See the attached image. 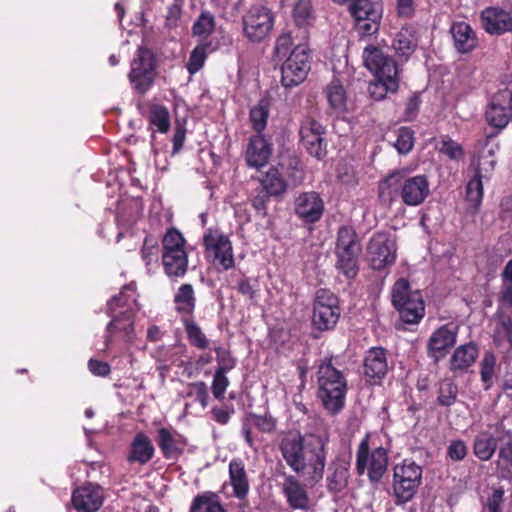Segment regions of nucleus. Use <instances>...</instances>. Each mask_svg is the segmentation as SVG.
<instances>
[{"label": "nucleus", "mask_w": 512, "mask_h": 512, "mask_svg": "<svg viewBox=\"0 0 512 512\" xmlns=\"http://www.w3.org/2000/svg\"><path fill=\"white\" fill-rule=\"evenodd\" d=\"M329 437L325 434L288 431L279 442V449L286 464L313 487L324 475Z\"/></svg>", "instance_id": "f257e3e1"}, {"label": "nucleus", "mask_w": 512, "mask_h": 512, "mask_svg": "<svg viewBox=\"0 0 512 512\" xmlns=\"http://www.w3.org/2000/svg\"><path fill=\"white\" fill-rule=\"evenodd\" d=\"M139 310L136 285L131 282L125 285L118 295L107 302L106 313L111 317L106 326L104 351L110 349L116 337L131 343L135 337L134 317Z\"/></svg>", "instance_id": "f03ea898"}, {"label": "nucleus", "mask_w": 512, "mask_h": 512, "mask_svg": "<svg viewBox=\"0 0 512 512\" xmlns=\"http://www.w3.org/2000/svg\"><path fill=\"white\" fill-rule=\"evenodd\" d=\"M317 383V397L324 409L331 415L342 411L345 406L347 381L343 373L333 366L331 359L319 365Z\"/></svg>", "instance_id": "7ed1b4c3"}, {"label": "nucleus", "mask_w": 512, "mask_h": 512, "mask_svg": "<svg viewBox=\"0 0 512 512\" xmlns=\"http://www.w3.org/2000/svg\"><path fill=\"white\" fill-rule=\"evenodd\" d=\"M391 303L402 324L416 325L425 315V303L419 290H412L405 278L395 282L391 290Z\"/></svg>", "instance_id": "20e7f679"}, {"label": "nucleus", "mask_w": 512, "mask_h": 512, "mask_svg": "<svg viewBox=\"0 0 512 512\" xmlns=\"http://www.w3.org/2000/svg\"><path fill=\"white\" fill-rule=\"evenodd\" d=\"M185 239L175 228L167 230L162 239V265L171 279L182 278L188 269V254Z\"/></svg>", "instance_id": "39448f33"}, {"label": "nucleus", "mask_w": 512, "mask_h": 512, "mask_svg": "<svg viewBox=\"0 0 512 512\" xmlns=\"http://www.w3.org/2000/svg\"><path fill=\"white\" fill-rule=\"evenodd\" d=\"M361 246L355 230L342 226L337 233L335 253L338 258L337 268L347 277L353 279L358 273V257Z\"/></svg>", "instance_id": "423d86ee"}, {"label": "nucleus", "mask_w": 512, "mask_h": 512, "mask_svg": "<svg viewBox=\"0 0 512 512\" xmlns=\"http://www.w3.org/2000/svg\"><path fill=\"white\" fill-rule=\"evenodd\" d=\"M156 59L151 49L140 46L130 64L128 79L132 88L141 95L147 93L156 78Z\"/></svg>", "instance_id": "0eeeda50"}, {"label": "nucleus", "mask_w": 512, "mask_h": 512, "mask_svg": "<svg viewBox=\"0 0 512 512\" xmlns=\"http://www.w3.org/2000/svg\"><path fill=\"white\" fill-rule=\"evenodd\" d=\"M379 436L376 433H368L359 444L356 454V469L362 475L367 470L372 482H379L384 476V448L377 446L370 454V445H376Z\"/></svg>", "instance_id": "6e6552de"}, {"label": "nucleus", "mask_w": 512, "mask_h": 512, "mask_svg": "<svg viewBox=\"0 0 512 512\" xmlns=\"http://www.w3.org/2000/svg\"><path fill=\"white\" fill-rule=\"evenodd\" d=\"M340 313L337 296L330 290L319 289L313 304V326L320 331L331 330L337 324Z\"/></svg>", "instance_id": "1a4fd4ad"}, {"label": "nucleus", "mask_w": 512, "mask_h": 512, "mask_svg": "<svg viewBox=\"0 0 512 512\" xmlns=\"http://www.w3.org/2000/svg\"><path fill=\"white\" fill-rule=\"evenodd\" d=\"M203 244L207 256L212 258L216 267L225 271L234 267L232 243L219 229H207L203 236Z\"/></svg>", "instance_id": "9d476101"}, {"label": "nucleus", "mask_w": 512, "mask_h": 512, "mask_svg": "<svg viewBox=\"0 0 512 512\" xmlns=\"http://www.w3.org/2000/svg\"><path fill=\"white\" fill-rule=\"evenodd\" d=\"M309 70V49L306 45H297L282 65V85L286 88L299 85L305 80Z\"/></svg>", "instance_id": "9b49d317"}, {"label": "nucleus", "mask_w": 512, "mask_h": 512, "mask_svg": "<svg viewBox=\"0 0 512 512\" xmlns=\"http://www.w3.org/2000/svg\"><path fill=\"white\" fill-rule=\"evenodd\" d=\"M422 469L414 462L407 463L394 468V495L396 503L402 504L410 501L421 483Z\"/></svg>", "instance_id": "f8f14e48"}, {"label": "nucleus", "mask_w": 512, "mask_h": 512, "mask_svg": "<svg viewBox=\"0 0 512 512\" xmlns=\"http://www.w3.org/2000/svg\"><path fill=\"white\" fill-rule=\"evenodd\" d=\"M274 18L264 6L251 7L242 17L244 35L252 42L263 41L271 32Z\"/></svg>", "instance_id": "ddd939ff"}, {"label": "nucleus", "mask_w": 512, "mask_h": 512, "mask_svg": "<svg viewBox=\"0 0 512 512\" xmlns=\"http://www.w3.org/2000/svg\"><path fill=\"white\" fill-rule=\"evenodd\" d=\"M300 141L306 151L318 160L327 155L325 128L311 117H305L300 124Z\"/></svg>", "instance_id": "4468645a"}, {"label": "nucleus", "mask_w": 512, "mask_h": 512, "mask_svg": "<svg viewBox=\"0 0 512 512\" xmlns=\"http://www.w3.org/2000/svg\"><path fill=\"white\" fill-rule=\"evenodd\" d=\"M365 67L372 73L374 80L369 82L368 93L371 99H384V53L374 45H368L363 50Z\"/></svg>", "instance_id": "2eb2a0df"}, {"label": "nucleus", "mask_w": 512, "mask_h": 512, "mask_svg": "<svg viewBox=\"0 0 512 512\" xmlns=\"http://www.w3.org/2000/svg\"><path fill=\"white\" fill-rule=\"evenodd\" d=\"M485 115L491 126L499 130L505 128L512 117V89L499 91L493 97Z\"/></svg>", "instance_id": "dca6fc26"}, {"label": "nucleus", "mask_w": 512, "mask_h": 512, "mask_svg": "<svg viewBox=\"0 0 512 512\" xmlns=\"http://www.w3.org/2000/svg\"><path fill=\"white\" fill-rule=\"evenodd\" d=\"M294 212L304 223L318 222L324 213V201L318 192H302L294 200Z\"/></svg>", "instance_id": "f3484780"}, {"label": "nucleus", "mask_w": 512, "mask_h": 512, "mask_svg": "<svg viewBox=\"0 0 512 512\" xmlns=\"http://www.w3.org/2000/svg\"><path fill=\"white\" fill-rule=\"evenodd\" d=\"M456 341L457 329L443 325L431 334L427 342V354L437 363L446 357Z\"/></svg>", "instance_id": "a211bd4d"}, {"label": "nucleus", "mask_w": 512, "mask_h": 512, "mask_svg": "<svg viewBox=\"0 0 512 512\" xmlns=\"http://www.w3.org/2000/svg\"><path fill=\"white\" fill-rule=\"evenodd\" d=\"M104 500L103 489L100 485L86 483L72 493V504L77 512H96Z\"/></svg>", "instance_id": "6ab92c4d"}, {"label": "nucleus", "mask_w": 512, "mask_h": 512, "mask_svg": "<svg viewBox=\"0 0 512 512\" xmlns=\"http://www.w3.org/2000/svg\"><path fill=\"white\" fill-rule=\"evenodd\" d=\"M187 443L186 437L172 427H161L157 430V444L167 460H178Z\"/></svg>", "instance_id": "aec40b11"}, {"label": "nucleus", "mask_w": 512, "mask_h": 512, "mask_svg": "<svg viewBox=\"0 0 512 512\" xmlns=\"http://www.w3.org/2000/svg\"><path fill=\"white\" fill-rule=\"evenodd\" d=\"M272 154V145L262 134L250 137L245 152V161L248 167L257 170L264 167Z\"/></svg>", "instance_id": "412c9836"}, {"label": "nucleus", "mask_w": 512, "mask_h": 512, "mask_svg": "<svg viewBox=\"0 0 512 512\" xmlns=\"http://www.w3.org/2000/svg\"><path fill=\"white\" fill-rule=\"evenodd\" d=\"M363 375L370 385H381L384 379V348L371 347L363 358Z\"/></svg>", "instance_id": "4be33fe9"}, {"label": "nucleus", "mask_w": 512, "mask_h": 512, "mask_svg": "<svg viewBox=\"0 0 512 512\" xmlns=\"http://www.w3.org/2000/svg\"><path fill=\"white\" fill-rule=\"evenodd\" d=\"M429 193V182L425 175L407 178L401 185L402 200L410 206H417L423 203Z\"/></svg>", "instance_id": "5701e85b"}, {"label": "nucleus", "mask_w": 512, "mask_h": 512, "mask_svg": "<svg viewBox=\"0 0 512 512\" xmlns=\"http://www.w3.org/2000/svg\"><path fill=\"white\" fill-rule=\"evenodd\" d=\"M282 492L292 509L306 510L309 508V496L306 485L294 475H285Z\"/></svg>", "instance_id": "b1692460"}, {"label": "nucleus", "mask_w": 512, "mask_h": 512, "mask_svg": "<svg viewBox=\"0 0 512 512\" xmlns=\"http://www.w3.org/2000/svg\"><path fill=\"white\" fill-rule=\"evenodd\" d=\"M229 484L232 487V496L238 500L247 498L250 483L245 469V464L241 458H233L229 462Z\"/></svg>", "instance_id": "393cba45"}, {"label": "nucleus", "mask_w": 512, "mask_h": 512, "mask_svg": "<svg viewBox=\"0 0 512 512\" xmlns=\"http://www.w3.org/2000/svg\"><path fill=\"white\" fill-rule=\"evenodd\" d=\"M282 176L292 188L301 185L305 179V170L300 158L294 153H284L280 156L278 165Z\"/></svg>", "instance_id": "a878e982"}, {"label": "nucleus", "mask_w": 512, "mask_h": 512, "mask_svg": "<svg viewBox=\"0 0 512 512\" xmlns=\"http://www.w3.org/2000/svg\"><path fill=\"white\" fill-rule=\"evenodd\" d=\"M484 29L490 34H503L512 30V17L502 9L490 7L481 13Z\"/></svg>", "instance_id": "bb28decb"}, {"label": "nucleus", "mask_w": 512, "mask_h": 512, "mask_svg": "<svg viewBox=\"0 0 512 512\" xmlns=\"http://www.w3.org/2000/svg\"><path fill=\"white\" fill-rule=\"evenodd\" d=\"M479 354L476 344L470 342L457 347L450 358V371L462 375L475 363Z\"/></svg>", "instance_id": "cd10ccee"}, {"label": "nucleus", "mask_w": 512, "mask_h": 512, "mask_svg": "<svg viewBox=\"0 0 512 512\" xmlns=\"http://www.w3.org/2000/svg\"><path fill=\"white\" fill-rule=\"evenodd\" d=\"M155 448L151 439L144 433L138 432L130 443L127 461L145 465L152 460Z\"/></svg>", "instance_id": "c85d7f7f"}, {"label": "nucleus", "mask_w": 512, "mask_h": 512, "mask_svg": "<svg viewBox=\"0 0 512 512\" xmlns=\"http://www.w3.org/2000/svg\"><path fill=\"white\" fill-rule=\"evenodd\" d=\"M258 181L263 192L274 198L283 197L290 188L288 182H286L279 168L276 166H271L258 178Z\"/></svg>", "instance_id": "c756f323"}, {"label": "nucleus", "mask_w": 512, "mask_h": 512, "mask_svg": "<svg viewBox=\"0 0 512 512\" xmlns=\"http://www.w3.org/2000/svg\"><path fill=\"white\" fill-rule=\"evenodd\" d=\"M450 32L454 41V47L462 54L469 53L478 44L474 30L465 22L454 23Z\"/></svg>", "instance_id": "7c9ffc66"}, {"label": "nucleus", "mask_w": 512, "mask_h": 512, "mask_svg": "<svg viewBox=\"0 0 512 512\" xmlns=\"http://www.w3.org/2000/svg\"><path fill=\"white\" fill-rule=\"evenodd\" d=\"M417 46L415 30L411 26L403 27L395 36L392 48L396 54L406 61Z\"/></svg>", "instance_id": "2f4dec72"}, {"label": "nucleus", "mask_w": 512, "mask_h": 512, "mask_svg": "<svg viewBox=\"0 0 512 512\" xmlns=\"http://www.w3.org/2000/svg\"><path fill=\"white\" fill-rule=\"evenodd\" d=\"M189 512H227L217 493L205 491L196 495Z\"/></svg>", "instance_id": "473e14b6"}, {"label": "nucleus", "mask_w": 512, "mask_h": 512, "mask_svg": "<svg viewBox=\"0 0 512 512\" xmlns=\"http://www.w3.org/2000/svg\"><path fill=\"white\" fill-rule=\"evenodd\" d=\"M175 309L178 313L192 315L196 306V297L191 284H182L174 295Z\"/></svg>", "instance_id": "72a5a7b5"}, {"label": "nucleus", "mask_w": 512, "mask_h": 512, "mask_svg": "<svg viewBox=\"0 0 512 512\" xmlns=\"http://www.w3.org/2000/svg\"><path fill=\"white\" fill-rule=\"evenodd\" d=\"M367 261L373 270L381 271L384 268V234L378 232L373 235L367 246Z\"/></svg>", "instance_id": "f704fd0d"}, {"label": "nucleus", "mask_w": 512, "mask_h": 512, "mask_svg": "<svg viewBox=\"0 0 512 512\" xmlns=\"http://www.w3.org/2000/svg\"><path fill=\"white\" fill-rule=\"evenodd\" d=\"M497 441L488 431L478 433L473 445L475 456L482 461L490 460L497 448Z\"/></svg>", "instance_id": "c9c22d12"}, {"label": "nucleus", "mask_w": 512, "mask_h": 512, "mask_svg": "<svg viewBox=\"0 0 512 512\" xmlns=\"http://www.w3.org/2000/svg\"><path fill=\"white\" fill-rule=\"evenodd\" d=\"M215 17L210 11H202L192 26V33L202 39H207L215 30Z\"/></svg>", "instance_id": "e433bc0d"}, {"label": "nucleus", "mask_w": 512, "mask_h": 512, "mask_svg": "<svg viewBox=\"0 0 512 512\" xmlns=\"http://www.w3.org/2000/svg\"><path fill=\"white\" fill-rule=\"evenodd\" d=\"M183 325L187 334V339L192 346L201 350L208 348L209 340L195 321L184 318Z\"/></svg>", "instance_id": "4c0bfd02"}, {"label": "nucleus", "mask_w": 512, "mask_h": 512, "mask_svg": "<svg viewBox=\"0 0 512 512\" xmlns=\"http://www.w3.org/2000/svg\"><path fill=\"white\" fill-rule=\"evenodd\" d=\"M249 117L253 129L257 132V134H261V132L266 128L267 120L269 117L268 101L264 99L260 100L257 105L251 108Z\"/></svg>", "instance_id": "58836bf2"}, {"label": "nucleus", "mask_w": 512, "mask_h": 512, "mask_svg": "<svg viewBox=\"0 0 512 512\" xmlns=\"http://www.w3.org/2000/svg\"><path fill=\"white\" fill-rule=\"evenodd\" d=\"M479 176L474 175L472 179L467 183L466 186V199L470 203V209L473 213H476L482 203L483 199V183Z\"/></svg>", "instance_id": "ea45409f"}, {"label": "nucleus", "mask_w": 512, "mask_h": 512, "mask_svg": "<svg viewBox=\"0 0 512 512\" xmlns=\"http://www.w3.org/2000/svg\"><path fill=\"white\" fill-rule=\"evenodd\" d=\"M495 366L496 357L494 353L490 351L485 352L480 362V377L485 390H489L493 385Z\"/></svg>", "instance_id": "a19ab883"}, {"label": "nucleus", "mask_w": 512, "mask_h": 512, "mask_svg": "<svg viewBox=\"0 0 512 512\" xmlns=\"http://www.w3.org/2000/svg\"><path fill=\"white\" fill-rule=\"evenodd\" d=\"M247 419L261 433L273 434L277 430L278 420L270 412L264 414L249 413Z\"/></svg>", "instance_id": "79ce46f5"}, {"label": "nucleus", "mask_w": 512, "mask_h": 512, "mask_svg": "<svg viewBox=\"0 0 512 512\" xmlns=\"http://www.w3.org/2000/svg\"><path fill=\"white\" fill-rule=\"evenodd\" d=\"M327 99L330 106L336 111L346 109V92L338 80H333L326 90Z\"/></svg>", "instance_id": "37998d69"}, {"label": "nucleus", "mask_w": 512, "mask_h": 512, "mask_svg": "<svg viewBox=\"0 0 512 512\" xmlns=\"http://www.w3.org/2000/svg\"><path fill=\"white\" fill-rule=\"evenodd\" d=\"M149 122L157 131L161 133L167 132L170 128V116L168 109L163 105H153L150 110Z\"/></svg>", "instance_id": "c03bdc74"}, {"label": "nucleus", "mask_w": 512, "mask_h": 512, "mask_svg": "<svg viewBox=\"0 0 512 512\" xmlns=\"http://www.w3.org/2000/svg\"><path fill=\"white\" fill-rule=\"evenodd\" d=\"M458 387L451 380H444L439 384L437 404L450 407L456 402Z\"/></svg>", "instance_id": "a18cd8bd"}, {"label": "nucleus", "mask_w": 512, "mask_h": 512, "mask_svg": "<svg viewBox=\"0 0 512 512\" xmlns=\"http://www.w3.org/2000/svg\"><path fill=\"white\" fill-rule=\"evenodd\" d=\"M348 483V470L343 466L334 467L331 474L327 476V488L332 493H339Z\"/></svg>", "instance_id": "49530a36"}, {"label": "nucleus", "mask_w": 512, "mask_h": 512, "mask_svg": "<svg viewBox=\"0 0 512 512\" xmlns=\"http://www.w3.org/2000/svg\"><path fill=\"white\" fill-rule=\"evenodd\" d=\"M400 72L396 62L386 56V95L396 93L400 88Z\"/></svg>", "instance_id": "de8ad7c7"}, {"label": "nucleus", "mask_w": 512, "mask_h": 512, "mask_svg": "<svg viewBox=\"0 0 512 512\" xmlns=\"http://www.w3.org/2000/svg\"><path fill=\"white\" fill-rule=\"evenodd\" d=\"M393 146L399 154H408L414 147V132L408 127L399 128Z\"/></svg>", "instance_id": "09e8293b"}, {"label": "nucleus", "mask_w": 512, "mask_h": 512, "mask_svg": "<svg viewBox=\"0 0 512 512\" xmlns=\"http://www.w3.org/2000/svg\"><path fill=\"white\" fill-rule=\"evenodd\" d=\"M186 397H193L202 405V407H206L209 399L206 383L203 381L189 383L187 386Z\"/></svg>", "instance_id": "8fccbe9b"}, {"label": "nucleus", "mask_w": 512, "mask_h": 512, "mask_svg": "<svg viewBox=\"0 0 512 512\" xmlns=\"http://www.w3.org/2000/svg\"><path fill=\"white\" fill-rule=\"evenodd\" d=\"M235 288L240 294L253 301L258 297L259 282L255 278L242 277Z\"/></svg>", "instance_id": "3c124183"}, {"label": "nucleus", "mask_w": 512, "mask_h": 512, "mask_svg": "<svg viewBox=\"0 0 512 512\" xmlns=\"http://www.w3.org/2000/svg\"><path fill=\"white\" fill-rule=\"evenodd\" d=\"M215 352L218 364L216 371L228 373L236 366V359L231 355L229 350L223 347H217L215 348Z\"/></svg>", "instance_id": "603ef678"}, {"label": "nucleus", "mask_w": 512, "mask_h": 512, "mask_svg": "<svg viewBox=\"0 0 512 512\" xmlns=\"http://www.w3.org/2000/svg\"><path fill=\"white\" fill-rule=\"evenodd\" d=\"M205 59H206V46L205 45L196 46L192 50L190 57H189V61L187 64L188 71L191 74L198 72L202 68V66L205 62Z\"/></svg>", "instance_id": "864d4df0"}, {"label": "nucleus", "mask_w": 512, "mask_h": 512, "mask_svg": "<svg viewBox=\"0 0 512 512\" xmlns=\"http://www.w3.org/2000/svg\"><path fill=\"white\" fill-rule=\"evenodd\" d=\"M312 16V6L308 0H299L294 7L293 17L298 25H304Z\"/></svg>", "instance_id": "5fc2aeb1"}, {"label": "nucleus", "mask_w": 512, "mask_h": 512, "mask_svg": "<svg viewBox=\"0 0 512 512\" xmlns=\"http://www.w3.org/2000/svg\"><path fill=\"white\" fill-rule=\"evenodd\" d=\"M228 386L229 380L226 373L215 371L211 386L213 396L218 400H222Z\"/></svg>", "instance_id": "6e6d98bb"}, {"label": "nucleus", "mask_w": 512, "mask_h": 512, "mask_svg": "<svg viewBox=\"0 0 512 512\" xmlns=\"http://www.w3.org/2000/svg\"><path fill=\"white\" fill-rule=\"evenodd\" d=\"M439 150L450 159H459L463 154L461 146L447 136L442 138Z\"/></svg>", "instance_id": "4d7b16f0"}, {"label": "nucleus", "mask_w": 512, "mask_h": 512, "mask_svg": "<svg viewBox=\"0 0 512 512\" xmlns=\"http://www.w3.org/2000/svg\"><path fill=\"white\" fill-rule=\"evenodd\" d=\"M420 103L421 100L418 94L414 93L413 95H411L408 99L401 120L412 121L413 119H415L419 111Z\"/></svg>", "instance_id": "13d9d810"}, {"label": "nucleus", "mask_w": 512, "mask_h": 512, "mask_svg": "<svg viewBox=\"0 0 512 512\" xmlns=\"http://www.w3.org/2000/svg\"><path fill=\"white\" fill-rule=\"evenodd\" d=\"M495 165V159H489V156H479L475 175L481 178H489L495 168Z\"/></svg>", "instance_id": "bf43d9fd"}, {"label": "nucleus", "mask_w": 512, "mask_h": 512, "mask_svg": "<svg viewBox=\"0 0 512 512\" xmlns=\"http://www.w3.org/2000/svg\"><path fill=\"white\" fill-rule=\"evenodd\" d=\"M292 45L291 36L289 34L280 35L275 43L274 54L275 56L281 60L286 57L288 54L290 47Z\"/></svg>", "instance_id": "052dcab7"}, {"label": "nucleus", "mask_w": 512, "mask_h": 512, "mask_svg": "<svg viewBox=\"0 0 512 512\" xmlns=\"http://www.w3.org/2000/svg\"><path fill=\"white\" fill-rule=\"evenodd\" d=\"M467 454V448L463 441L461 440H454L450 443L447 449V455L453 460V461H460L463 460L464 457Z\"/></svg>", "instance_id": "680f3d73"}, {"label": "nucleus", "mask_w": 512, "mask_h": 512, "mask_svg": "<svg viewBox=\"0 0 512 512\" xmlns=\"http://www.w3.org/2000/svg\"><path fill=\"white\" fill-rule=\"evenodd\" d=\"M88 368L93 375L100 377H106L111 372L110 365L107 362L96 359H90L88 361Z\"/></svg>", "instance_id": "e2e57ef3"}, {"label": "nucleus", "mask_w": 512, "mask_h": 512, "mask_svg": "<svg viewBox=\"0 0 512 512\" xmlns=\"http://www.w3.org/2000/svg\"><path fill=\"white\" fill-rule=\"evenodd\" d=\"M504 492L502 489H496L493 491L492 495L488 498L487 501V511L488 512H501L500 505L503 501Z\"/></svg>", "instance_id": "0e129e2a"}, {"label": "nucleus", "mask_w": 512, "mask_h": 512, "mask_svg": "<svg viewBox=\"0 0 512 512\" xmlns=\"http://www.w3.org/2000/svg\"><path fill=\"white\" fill-rule=\"evenodd\" d=\"M157 243L152 238L146 237L141 250V255L146 264H149L152 257L156 255Z\"/></svg>", "instance_id": "69168bd1"}, {"label": "nucleus", "mask_w": 512, "mask_h": 512, "mask_svg": "<svg viewBox=\"0 0 512 512\" xmlns=\"http://www.w3.org/2000/svg\"><path fill=\"white\" fill-rule=\"evenodd\" d=\"M233 413H234V409L229 410V409H224V408H220V407H214L211 410L213 419L221 425H226L229 422L231 415Z\"/></svg>", "instance_id": "338daca9"}, {"label": "nucleus", "mask_w": 512, "mask_h": 512, "mask_svg": "<svg viewBox=\"0 0 512 512\" xmlns=\"http://www.w3.org/2000/svg\"><path fill=\"white\" fill-rule=\"evenodd\" d=\"M498 456H499V459L505 463L507 468L512 466V439H511V437H509L507 442L502 447H500Z\"/></svg>", "instance_id": "774afa93"}]
</instances>
